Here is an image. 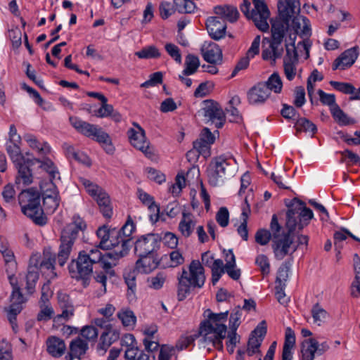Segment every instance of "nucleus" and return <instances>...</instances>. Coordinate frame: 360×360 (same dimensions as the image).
<instances>
[{
    "mask_svg": "<svg viewBox=\"0 0 360 360\" xmlns=\"http://www.w3.org/2000/svg\"><path fill=\"white\" fill-rule=\"evenodd\" d=\"M80 335L86 340L95 343L98 339V331L94 326H85L80 330Z\"/></svg>",
    "mask_w": 360,
    "mask_h": 360,
    "instance_id": "obj_48",
    "label": "nucleus"
},
{
    "mask_svg": "<svg viewBox=\"0 0 360 360\" xmlns=\"http://www.w3.org/2000/svg\"><path fill=\"white\" fill-rule=\"evenodd\" d=\"M58 302L59 307L62 309L61 314L57 316V319L63 318L66 320L69 319L74 315V306L70 300V296L62 291L57 293Z\"/></svg>",
    "mask_w": 360,
    "mask_h": 360,
    "instance_id": "obj_24",
    "label": "nucleus"
},
{
    "mask_svg": "<svg viewBox=\"0 0 360 360\" xmlns=\"http://www.w3.org/2000/svg\"><path fill=\"white\" fill-rule=\"evenodd\" d=\"M251 4L248 0H243V3L240 6V11L248 19H252L255 26L262 32H266L269 25L267 20L270 16V11L268 9L267 15H263L262 9H257L255 6L254 8L250 11Z\"/></svg>",
    "mask_w": 360,
    "mask_h": 360,
    "instance_id": "obj_12",
    "label": "nucleus"
},
{
    "mask_svg": "<svg viewBox=\"0 0 360 360\" xmlns=\"http://www.w3.org/2000/svg\"><path fill=\"white\" fill-rule=\"evenodd\" d=\"M176 348L173 346L167 345H162L158 356L159 360H170L171 357L175 354Z\"/></svg>",
    "mask_w": 360,
    "mask_h": 360,
    "instance_id": "obj_64",
    "label": "nucleus"
},
{
    "mask_svg": "<svg viewBox=\"0 0 360 360\" xmlns=\"http://www.w3.org/2000/svg\"><path fill=\"white\" fill-rule=\"evenodd\" d=\"M117 317L124 326H134L136 324V317L130 309L121 310L117 313Z\"/></svg>",
    "mask_w": 360,
    "mask_h": 360,
    "instance_id": "obj_43",
    "label": "nucleus"
},
{
    "mask_svg": "<svg viewBox=\"0 0 360 360\" xmlns=\"http://www.w3.org/2000/svg\"><path fill=\"white\" fill-rule=\"evenodd\" d=\"M246 207L243 208L242 216H243V222L238 226L237 231L238 234L242 237L244 240H248V214L250 212V206L248 204L247 200H245Z\"/></svg>",
    "mask_w": 360,
    "mask_h": 360,
    "instance_id": "obj_41",
    "label": "nucleus"
},
{
    "mask_svg": "<svg viewBox=\"0 0 360 360\" xmlns=\"http://www.w3.org/2000/svg\"><path fill=\"white\" fill-rule=\"evenodd\" d=\"M87 193L96 201L100 211L105 218L110 219L112 215V208L108 195L102 188L88 180L84 182Z\"/></svg>",
    "mask_w": 360,
    "mask_h": 360,
    "instance_id": "obj_8",
    "label": "nucleus"
},
{
    "mask_svg": "<svg viewBox=\"0 0 360 360\" xmlns=\"http://www.w3.org/2000/svg\"><path fill=\"white\" fill-rule=\"evenodd\" d=\"M206 172L209 184L212 186H218L230 172L228 159L224 155L213 158L207 166Z\"/></svg>",
    "mask_w": 360,
    "mask_h": 360,
    "instance_id": "obj_6",
    "label": "nucleus"
},
{
    "mask_svg": "<svg viewBox=\"0 0 360 360\" xmlns=\"http://www.w3.org/2000/svg\"><path fill=\"white\" fill-rule=\"evenodd\" d=\"M60 197H43V207L47 214H52L58 208L60 203Z\"/></svg>",
    "mask_w": 360,
    "mask_h": 360,
    "instance_id": "obj_49",
    "label": "nucleus"
},
{
    "mask_svg": "<svg viewBox=\"0 0 360 360\" xmlns=\"http://www.w3.org/2000/svg\"><path fill=\"white\" fill-rule=\"evenodd\" d=\"M92 266L93 264L90 262L89 256H87V252L83 250L79 252L76 259L72 260L68 268L72 277L77 279L86 280L93 271Z\"/></svg>",
    "mask_w": 360,
    "mask_h": 360,
    "instance_id": "obj_10",
    "label": "nucleus"
},
{
    "mask_svg": "<svg viewBox=\"0 0 360 360\" xmlns=\"http://www.w3.org/2000/svg\"><path fill=\"white\" fill-rule=\"evenodd\" d=\"M189 271L182 269L178 277L177 297L179 301L184 300L195 288H201L205 281L204 268L198 260H193L189 265Z\"/></svg>",
    "mask_w": 360,
    "mask_h": 360,
    "instance_id": "obj_2",
    "label": "nucleus"
},
{
    "mask_svg": "<svg viewBox=\"0 0 360 360\" xmlns=\"http://www.w3.org/2000/svg\"><path fill=\"white\" fill-rule=\"evenodd\" d=\"M317 354L316 348L311 343H307L306 340L302 341L301 345V360H314L315 354Z\"/></svg>",
    "mask_w": 360,
    "mask_h": 360,
    "instance_id": "obj_47",
    "label": "nucleus"
},
{
    "mask_svg": "<svg viewBox=\"0 0 360 360\" xmlns=\"http://www.w3.org/2000/svg\"><path fill=\"white\" fill-rule=\"evenodd\" d=\"M165 51L177 63H181V54L177 46L172 43H167L165 46Z\"/></svg>",
    "mask_w": 360,
    "mask_h": 360,
    "instance_id": "obj_57",
    "label": "nucleus"
},
{
    "mask_svg": "<svg viewBox=\"0 0 360 360\" xmlns=\"http://www.w3.org/2000/svg\"><path fill=\"white\" fill-rule=\"evenodd\" d=\"M176 9L181 13H191L195 8V3L191 0H174Z\"/></svg>",
    "mask_w": 360,
    "mask_h": 360,
    "instance_id": "obj_45",
    "label": "nucleus"
},
{
    "mask_svg": "<svg viewBox=\"0 0 360 360\" xmlns=\"http://www.w3.org/2000/svg\"><path fill=\"white\" fill-rule=\"evenodd\" d=\"M256 264L259 267L262 274L268 275L270 272V264L268 257L264 255H259L255 260Z\"/></svg>",
    "mask_w": 360,
    "mask_h": 360,
    "instance_id": "obj_60",
    "label": "nucleus"
},
{
    "mask_svg": "<svg viewBox=\"0 0 360 360\" xmlns=\"http://www.w3.org/2000/svg\"><path fill=\"white\" fill-rule=\"evenodd\" d=\"M295 345V335L290 328H287L285 334V342L283 347L282 356L292 357V349Z\"/></svg>",
    "mask_w": 360,
    "mask_h": 360,
    "instance_id": "obj_32",
    "label": "nucleus"
},
{
    "mask_svg": "<svg viewBox=\"0 0 360 360\" xmlns=\"http://www.w3.org/2000/svg\"><path fill=\"white\" fill-rule=\"evenodd\" d=\"M134 125L137 127V130L130 128L127 131L131 145L150 158L153 153L150 147V143L146 140L144 129L136 123H134Z\"/></svg>",
    "mask_w": 360,
    "mask_h": 360,
    "instance_id": "obj_11",
    "label": "nucleus"
},
{
    "mask_svg": "<svg viewBox=\"0 0 360 360\" xmlns=\"http://www.w3.org/2000/svg\"><path fill=\"white\" fill-rule=\"evenodd\" d=\"M277 6L280 20L274 21L271 24L281 23L285 27V31H287L292 15L295 13V8L288 5V4L284 2L283 0L278 1Z\"/></svg>",
    "mask_w": 360,
    "mask_h": 360,
    "instance_id": "obj_26",
    "label": "nucleus"
},
{
    "mask_svg": "<svg viewBox=\"0 0 360 360\" xmlns=\"http://www.w3.org/2000/svg\"><path fill=\"white\" fill-rule=\"evenodd\" d=\"M270 95L266 85L259 82L248 91L247 96L250 104L257 105L264 103Z\"/></svg>",
    "mask_w": 360,
    "mask_h": 360,
    "instance_id": "obj_21",
    "label": "nucleus"
},
{
    "mask_svg": "<svg viewBox=\"0 0 360 360\" xmlns=\"http://www.w3.org/2000/svg\"><path fill=\"white\" fill-rule=\"evenodd\" d=\"M201 53L204 60L209 63L217 64L222 60V51L215 43L210 42L206 47L204 44Z\"/></svg>",
    "mask_w": 360,
    "mask_h": 360,
    "instance_id": "obj_23",
    "label": "nucleus"
},
{
    "mask_svg": "<svg viewBox=\"0 0 360 360\" xmlns=\"http://www.w3.org/2000/svg\"><path fill=\"white\" fill-rule=\"evenodd\" d=\"M193 149H195L198 153V156L202 155L205 158H207L210 155V145L207 144V142H205L200 137L193 141Z\"/></svg>",
    "mask_w": 360,
    "mask_h": 360,
    "instance_id": "obj_50",
    "label": "nucleus"
},
{
    "mask_svg": "<svg viewBox=\"0 0 360 360\" xmlns=\"http://www.w3.org/2000/svg\"><path fill=\"white\" fill-rule=\"evenodd\" d=\"M36 162H39V160L37 158L26 159L15 164L18 169V175L15 178L17 185L22 184L24 186H28L32 183L33 176L31 167Z\"/></svg>",
    "mask_w": 360,
    "mask_h": 360,
    "instance_id": "obj_15",
    "label": "nucleus"
},
{
    "mask_svg": "<svg viewBox=\"0 0 360 360\" xmlns=\"http://www.w3.org/2000/svg\"><path fill=\"white\" fill-rule=\"evenodd\" d=\"M271 41L270 42V48L272 51V55L274 56V60L282 56L283 49L281 44L285 35V27L281 23L271 24Z\"/></svg>",
    "mask_w": 360,
    "mask_h": 360,
    "instance_id": "obj_16",
    "label": "nucleus"
},
{
    "mask_svg": "<svg viewBox=\"0 0 360 360\" xmlns=\"http://www.w3.org/2000/svg\"><path fill=\"white\" fill-rule=\"evenodd\" d=\"M131 240V238H124L116 229H112L107 244L108 246L105 247L104 250L114 248L115 250L108 252V256L111 260L117 261L128 253Z\"/></svg>",
    "mask_w": 360,
    "mask_h": 360,
    "instance_id": "obj_7",
    "label": "nucleus"
},
{
    "mask_svg": "<svg viewBox=\"0 0 360 360\" xmlns=\"http://www.w3.org/2000/svg\"><path fill=\"white\" fill-rule=\"evenodd\" d=\"M227 327L224 323H217L216 326L210 322L204 321L201 323L198 336L202 335V343H211L218 350L223 349L222 340L226 337Z\"/></svg>",
    "mask_w": 360,
    "mask_h": 360,
    "instance_id": "obj_5",
    "label": "nucleus"
},
{
    "mask_svg": "<svg viewBox=\"0 0 360 360\" xmlns=\"http://www.w3.org/2000/svg\"><path fill=\"white\" fill-rule=\"evenodd\" d=\"M65 349L63 340L56 337H51L47 340V351L53 356H61Z\"/></svg>",
    "mask_w": 360,
    "mask_h": 360,
    "instance_id": "obj_31",
    "label": "nucleus"
},
{
    "mask_svg": "<svg viewBox=\"0 0 360 360\" xmlns=\"http://www.w3.org/2000/svg\"><path fill=\"white\" fill-rule=\"evenodd\" d=\"M111 229H108V226L103 225L99 227L96 231L97 236L101 239L98 247L101 249L108 247L109 236H110Z\"/></svg>",
    "mask_w": 360,
    "mask_h": 360,
    "instance_id": "obj_52",
    "label": "nucleus"
},
{
    "mask_svg": "<svg viewBox=\"0 0 360 360\" xmlns=\"http://www.w3.org/2000/svg\"><path fill=\"white\" fill-rule=\"evenodd\" d=\"M207 314L208 319L207 321H210L214 326H216L217 323H220V321H226L228 318L229 311H226L225 312H221L219 314H215L211 311L210 309H207L205 312Z\"/></svg>",
    "mask_w": 360,
    "mask_h": 360,
    "instance_id": "obj_54",
    "label": "nucleus"
},
{
    "mask_svg": "<svg viewBox=\"0 0 360 360\" xmlns=\"http://www.w3.org/2000/svg\"><path fill=\"white\" fill-rule=\"evenodd\" d=\"M198 338V335L181 337L175 345L176 350L181 351L186 349L189 345H193L195 340Z\"/></svg>",
    "mask_w": 360,
    "mask_h": 360,
    "instance_id": "obj_61",
    "label": "nucleus"
},
{
    "mask_svg": "<svg viewBox=\"0 0 360 360\" xmlns=\"http://www.w3.org/2000/svg\"><path fill=\"white\" fill-rule=\"evenodd\" d=\"M135 55L141 59H149L160 58L161 53L155 46L151 45L143 48L139 51H136Z\"/></svg>",
    "mask_w": 360,
    "mask_h": 360,
    "instance_id": "obj_40",
    "label": "nucleus"
},
{
    "mask_svg": "<svg viewBox=\"0 0 360 360\" xmlns=\"http://www.w3.org/2000/svg\"><path fill=\"white\" fill-rule=\"evenodd\" d=\"M2 196L6 204L9 206H14L16 204L15 191L13 185L8 184L6 185L2 191Z\"/></svg>",
    "mask_w": 360,
    "mask_h": 360,
    "instance_id": "obj_44",
    "label": "nucleus"
},
{
    "mask_svg": "<svg viewBox=\"0 0 360 360\" xmlns=\"http://www.w3.org/2000/svg\"><path fill=\"white\" fill-rule=\"evenodd\" d=\"M195 224L196 221L193 220L192 214L184 212L179 224V230L183 236L188 238L192 234Z\"/></svg>",
    "mask_w": 360,
    "mask_h": 360,
    "instance_id": "obj_29",
    "label": "nucleus"
},
{
    "mask_svg": "<svg viewBox=\"0 0 360 360\" xmlns=\"http://www.w3.org/2000/svg\"><path fill=\"white\" fill-rule=\"evenodd\" d=\"M98 248L91 249L89 252H87L90 262L92 264H100L106 273L114 275V271H110V269L116 265V261L111 260L108 256V252L103 254Z\"/></svg>",
    "mask_w": 360,
    "mask_h": 360,
    "instance_id": "obj_19",
    "label": "nucleus"
},
{
    "mask_svg": "<svg viewBox=\"0 0 360 360\" xmlns=\"http://www.w3.org/2000/svg\"><path fill=\"white\" fill-rule=\"evenodd\" d=\"M261 83L266 85L270 94L271 91H274L275 94L281 92L283 82L279 74L276 72L271 74L266 82Z\"/></svg>",
    "mask_w": 360,
    "mask_h": 360,
    "instance_id": "obj_33",
    "label": "nucleus"
},
{
    "mask_svg": "<svg viewBox=\"0 0 360 360\" xmlns=\"http://www.w3.org/2000/svg\"><path fill=\"white\" fill-rule=\"evenodd\" d=\"M86 228L85 221L79 217H74L72 222L67 224L61 231L60 244L57 255L58 262L63 266L69 259L75 240L79 232L84 231Z\"/></svg>",
    "mask_w": 360,
    "mask_h": 360,
    "instance_id": "obj_3",
    "label": "nucleus"
},
{
    "mask_svg": "<svg viewBox=\"0 0 360 360\" xmlns=\"http://www.w3.org/2000/svg\"><path fill=\"white\" fill-rule=\"evenodd\" d=\"M329 84L335 89L343 94H354L355 93L356 88L350 83L330 81Z\"/></svg>",
    "mask_w": 360,
    "mask_h": 360,
    "instance_id": "obj_51",
    "label": "nucleus"
},
{
    "mask_svg": "<svg viewBox=\"0 0 360 360\" xmlns=\"http://www.w3.org/2000/svg\"><path fill=\"white\" fill-rule=\"evenodd\" d=\"M214 11L221 20H226L231 23L236 22L240 15L237 8L231 5L217 6Z\"/></svg>",
    "mask_w": 360,
    "mask_h": 360,
    "instance_id": "obj_27",
    "label": "nucleus"
},
{
    "mask_svg": "<svg viewBox=\"0 0 360 360\" xmlns=\"http://www.w3.org/2000/svg\"><path fill=\"white\" fill-rule=\"evenodd\" d=\"M203 115L207 122H211L219 129L221 128L226 121L225 114L219 104L212 100L204 101Z\"/></svg>",
    "mask_w": 360,
    "mask_h": 360,
    "instance_id": "obj_14",
    "label": "nucleus"
},
{
    "mask_svg": "<svg viewBox=\"0 0 360 360\" xmlns=\"http://www.w3.org/2000/svg\"><path fill=\"white\" fill-rule=\"evenodd\" d=\"M331 114L335 120L340 124L349 125L354 123V121L350 120L338 105H335L331 109Z\"/></svg>",
    "mask_w": 360,
    "mask_h": 360,
    "instance_id": "obj_42",
    "label": "nucleus"
},
{
    "mask_svg": "<svg viewBox=\"0 0 360 360\" xmlns=\"http://www.w3.org/2000/svg\"><path fill=\"white\" fill-rule=\"evenodd\" d=\"M162 238L158 234L141 236L134 243V252L138 257L153 255L160 248Z\"/></svg>",
    "mask_w": 360,
    "mask_h": 360,
    "instance_id": "obj_9",
    "label": "nucleus"
},
{
    "mask_svg": "<svg viewBox=\"0 0 360 360\" xmlns=\"http://www.w3.org/2000/svg\"><path fill=\"white\" fill-rule=\"evenodd\" d=\"M272 235L267 229H259L255 233V241L261 245H266L270 241Z\"/></svg>",
    "mask_w": 360,
    "mask_h": 360,
    "instance_id": "obj_59",
    "label": "nucleus"
},
{
    "mask_svg": "<svg viewBox=\"0 0 360 360\" xmlns=\"http://www.w3.org/2000/svg\"><path fill=\"white\" fill-rule=\"evenodd\" d=\"M263 340L257 337L250 335L248 342V354L252 356L254 354L260 352L259 347Z\"/></svg>",
    "mask_w": 360,
    "mask_h": 360,
    "instance_id": "obj_55",
    "label": "nucleus"
},
{
    "mask_svg": "<svg viewBox=\"0 0 360 360\" xmlns=\"http://www.w3.org/2000/svg\"><path fill=\"white\" fill-rule=\"evenodd\" d=\"M311 312L314 322L317 323L318 326H320L328 316V312L319 303L313 306Z\"/></svg>",
    "mask_w": 360,
    "mask_h": 360,
    "instance_id": "obj_46",
    "label": "nucleus"
},
{
    "mask_svg": "<svg viewBox=\"0 0 360 360\" xmlns=\"http://www.w3.org/2000/svg\"><path fill=\"white\" fill-rule=\"evenodd\" d=\"M200 66V60L193 54H188L185 59V68L182 72L184 75H191L195 73Z\"/></svg>",
    "mask_w": 360,
    "mask_h": 360,
    "instance_id": "obj_34",
    "label": "nucleus"
},
{
    "mask_svg": "<svg viewBox=\"0 0 360 360\" xmlns=\"http://www.w3.org/2000/svg\"><path fill=\"white\" fill-rule=\"evenodd\" d=\"M27 300L23 296L19 287H14L11 295L10 297L11 304L8 308H5L7 312V318L14 328L16 326V318L23 309L22 304L26 302Z\"/></svg>",
    "mask_w": 360,
    "mask_h": 360,
    "instance_id": "obj_13",
    "label": "nucleus"
},
{
    "mask_svg": "<svg viewBox=\"0 0 360 360\" xmlns=\"http://www.w3.org/2000/svg\"><path fill=\"white\" fill-rule=\"evenodd\" d=\"M139 257V259L136 262V271L140 273L148 274L158 265V262L153 258V255Z\"/></svg>",
    "mask_w": 360,
    "mask_h": 360,
    "instance_id": "obj_30",
    "label": "nucleus"
},
{
    "mask_svg": "<svg viewBox=\"0 0 360 360\" xmlns=\"http://www.w3.org/2000/svg\"><path fill=\"white\" fill-rule=\"evenodd\" d=\"M41 310L37 314V319L38 321H47L52 318L54 314L53 308L49 304H39Z\"/></svg>",
    "mask_w": 360,
    "mask_h": 360,
    "instance_id": "obj_53",
    "label": "nucleus"
},
{
    "mask_svg": "<svg viewBox=\"0 0 360 360\" xmlns=\"http://www.w3.org/2000/svg\"><path fill=\"white\" fill-rule=\"evenodd\" d=\"M205 25L208 34L212 39L219 41L225 37L226 23L224 20H221L219 17H209L206 20Z\"/></svg>",
    "mask_w": 360,
    "mask_h": 360,
    "instance_id": "obj_17",
    "label": "nucleus"
},
{
    "mask_svg": "<svg viewBox=\"0 0 360 360\" xmlns=\"http://www.w3.org/2000/svg\"><path fill=\"white\" fill-rule=\"evenodd\" d=\"M39 163H40V167L49 173L51 181H53V180L58 176V172L56 170L53 162L51 160L46 159L44 162L39 160Z\"/></svg>",
    "mask_w": 360,
    "mask_h": 360,
    "instance_id": "obj_56",
    "label": "nucleus"
},
{
    "mask_svg": "<svg viewBox=\"0 0 360 360\" xmlns=\"http://www.w3.org/2000/svg\"><path fill=\"white\" fill-rule=\"evenodd\" d=\"M288 210L286 213L285 226L286 233L281 236V226L278 223L276 214H274L270 223V229L272 232V249L275 258L283 259L290 252L293 243L292 235L297 228L299 231L307 226L314 214L311 209L307 207L302 200L297 198H293L289 204H286Z\"/></svg>",
    "mask_w": 360,
    "mask_h": 360,
    "instance_id": "obj_1",
    "label": "nucleus"
},
{
    "mask_svg": "<svg viewBox=\"0 0 360 360\" xmlns=\"http://www.w3.org/2000/svg\"><path fill=\"white\" fill-rule=\"evenodd\" d=\"M359 55L357 46L345 50L333 62V70H345L351 67L356 61Z\"/></svg>",
    "mask_w": 360,
    "mask_h": 360,
    "instance_id": "obj_20",
    "label": "nucleus"
},
{
    "mask_svg": "<svg viewBox=\"0 0 360 360\" xmlns=\"http://www.w3.org/2000/svg\"><path fill=\"white\" fill-rule=\"evenodd\" d=\"M138 193L140 200L143 204L148 206V210L151 212L150 214V221L153 224L157 222L160 217V207L154 201L153 197L140 189L138 191Z\"/></svg>",
    "mask_w": 360,
    "mask_h": 360,
    "instance_id": "obj_25",
    "label": "nucleus"
},
{
    "mask_svg": "<svg viewBox=\"0 0 360 360\" xmlns=\"http://www.w3.org/2000/svg\"><path fill=\"white\" fill-rule=\"evenodd\" d=\"M165 279V274L162 272H159L155 276H152L148 279L150 282L149 286L153 289L159 290L163 286Z\"/></svg>",
    "mask_w": 360,
    "mask_h": 360,
    "instance_id": "obj_63",
    "label": "nucleus"
},
{
    "mask_svg": "<svg viewBox=\"0 0 360 360\" xmlns=\"http://www.w3.org/2000/svg\"><path fill=\"white\" fill-rule=\"evenodd\" d=\"M124 356L127 360H150V356L140 350L137 345L127 347Z\"/></svg>",
    "mask_w": 360,
    "mask_h": 360,
    "instance_id": "obj_38",
    "label": "nucleus"
},
{
    "mask_svg": "<svg viewBox=\"0 0 360 360\" xmlns=\"http://www.w3.org/2000/svg\"><path fill=\"white\" fill-rule=\"evenodd\" d=\"M317 94L319 96L320 101L323 105H328L330 110L335 105H338L335 103V96L334 94H326L321 89H319Z\"/></svg>",
    "mask_w": 360,
    "mask_h": 360,
    "instance_id": "obj_58",
    "label": "nucleus"
},
{
    "mask_svg": "<svg viewBox=\"0 0 360 360\" xmlns=\"http://www.w3.org/2000/svg\"><path fill=\"white\" fill-rule=\"evenodd\" d=\"M6 150L11 160L15 164L26 160L22 154L20 145L7 143Z\"/></svg>",
    "mask_w": 360,
    "mask_h": 360,
    "instance_id": "obj_36",
    "label": "nucleus"
},
{
    "mask_svg": "<svg viewBox=\"0 0 360 360\" xmlns=\"http://www.w3.org/2000/svg\"><path fill=\"white\" fill-rule=\"evenodd\" d=\"M38 278V257L37 256H32L30 259V264L26 276V289L30 294L33 293L34 291Z\"/></svg>",
    "mask_w": 360,
    "mask_h": 360,
    "instance_id": "obj_22",
    "label": "nucleus"
},
{
    "mask_svg": "<svg viewBox=\"0 0 360 360\" xmlns=\"http://www.w3.org/2000/svg\"><path fill=\"white\" fill-rule=\"evenodd\" d=\"M18 203L22 213L36 224L40 226L46 224V217L43 216V209L40 205V195L36 189L32 188L22 190L18 195Z\"/></svg>",
    "mask_w": 360,
    "mask_h": 360,
    "instance_id": "obj_4",
    "label": "nucleus"
},
{
    "mask_svg": "<svg viewBox=\"0 0 360 360\" xmlns=\"http://www.w3.org/2000/svg\"><path fill=\"white\" fill-rule=\"evenodd\" d=\"M229 212L226 207H221L216 214V220L221 227H226L229 224Z\"/></svg>",
    "mask_w": 360,
    "mask_h": 360,
    "instance_id": "obj_62",
    "label": "nucleus"
},
{
    "mask_svg": "<svg viewBox=\"0 0 360 360\" xmlns=\"http://www.w3.org/2000/svg\"><path fill=\"white\" fill-rule=\"evenodd\" d=\"M120 338V330L114 328L112 324H110L101 334L99 342L96 347L97 351L105 353L112 344L117 341Z\"/></svg>",
    "mask_w": 360,
    "mask_h": 360,
    "instance_id": "obj_18",
    "label": "nucleus"
},
{
    "mask_svg": "<svg viewBox=\"0 0 360 360\" xmlns=\"http://www.w3.org/2000/svg\"><path fill=\"white\" fill-rule=\"evenodd\" d=\"M295 127L297 132H311L312 134H314L317 131L316 126L305 117L298 118L295 124Z\"/></svg>",
    "mask_w": 360,
    "mask_h": 360,
    "instance_id": "obj_37",
    "label": "nucleus"
},
{
    "mask_svg": "<svg viewBox=\"0 0 360 360\" xmlns=\"http://www.w3.org/2000/svg\"><path fill=\"white\" fill-rule=\"evenodd\" d=\"M91 137L102 146L108 154L112 155L114 153L115 147L112 143L111 139L108 134L105 132L101 128L97 127L95 131H94Z\"/></svg>",
    "mask_w": 360,
    "mask_h": 360,
    "instance_id": "obj_28",
    "label": "nucleus"
},
{
    "mask_svg": "<svg viewBox=\"0 0 360 360\" xmlns=\"http://www.w3.org/2000/svg\"><path fill=\"white\" fill-rule=\"evenodd\" d=\"M292 261L293 257L289 258L279 267L278 275L276 279V283L285 284V282L288 278V273L290 271Z\"/></svg>",
    "mask_w": 360,
    "mask_h": 360,
    "instance_id": "obj_39",
    "label": "nucleus"
},
{
    "mask_svg": "<svg viewBox=\"0 0 360 360\" xmlns=\"http://www.w3.org/2000/svg\"><path fill=\"white\" fill-rule=\"evenodd\" d=\"M89 349L88 343L86 340L79 337L72 340L70 344V353L74 355H84Z\"/></svg>",
    "mask_w": 360,
    "mask_h": 360,
    "instance_id": "obj_35",
    "label": "nucleus"
}]
</instances>
